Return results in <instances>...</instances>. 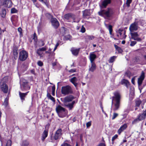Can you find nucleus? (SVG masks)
Listing matches in <instances>:
<instances>
[{
  "label": "nucleus",
  "mask_w": 146,
  "mask_h": 146,
  "mask_svg": "<svg viewBox=\"0 0 146 146\" xmlns=\"http://www.w3.org/2000/svg\"><path fill=\"white\" fill-rule=\"evenodd\" d=\"M75 98L76 97L72 95L67 96L64 98V105L69 111L72 110L74 105L77 103V100H74Z\"/></svg>",
  "instance_id": "nucleus-1"
},
{
  "label": "nucleus",
  "mask_w": 146,
  "mask_h": 146,
  "mask_svg": "<svg viewBox=\"0 0 146 146\" xmlns=\"http://www.w3.org/2000/svg\"><path fill=\"white\" fill-rule=\"evenodd\" d=\"M114 12L113 9L108 8L106 9L101 10L98 12V14L106 19H110L112 17Z\"/></svg>",
  "instance_id": "nucleus-2"
},
{
  "label": "nucleus",
  "mask_w": 146,
  "mask_h": 146,
  "mask_svg": "<svg viewBox=\"0 0 146 146\" xmlns=\"http://www.w3.org/2000/svg\"><path fill=\"white\" fill-rule=\"evenodd\" d=\"M114 96L112 97V104L113 102H115L113 110L114 111L118 110L120 106V101L121 98V95L118 92H116L114 93Z\"/></svg>",
  "instance_id": "nucleus-3"
},
{
  "label": "nucleus",
  "mask_w": 146,
  "mask_h": 146,
  "mask_svg": "<svg viewBox=\"0 0 146 146\" xmlns=\"http://www.w3.org/2000/svg\"><path fill=\"white\" fill-rule=\"evenodd\" d=\"M62 130L61 129H58L54 134H52L50 137V141L54 142L55 140L59 139L62 135Z\"/></svg>",
  "instance_id": "nucleus-4"
},
{
  "label": "nucleus",
  "mask_w": 146,
  "mask_h": 146,
  "mask_svg": "<svg viewBox=\"0 0 146 146\" xmlns=\"http://www.w3.org/2000/svg\"><path fill=\"white\" fill-rule=\"evenodd\" d=\"M56 110L59 116L61 117H63L66 115L65 109L60 105L56 107Z\"/></svg>",
  "instance_id": "nucleus-5"
},
{
  "label": "nucleus",
  "mask_w": 146,
  "mask_h": 146,
  "mask_svg": "<svg viewBox=\"0 0 146 146\" xmlns=\"http://www.w3.org/2000/svg\"><path fill=\"white\" fill-rule=\"evenodd\" d=\"M72 89L71 87L69 86H66L62 87L61 93L64 95H66L72 93Z\"/></svg>",
  "instance_id": "nucleus-6"
},
{
  "label": "nucleus",
  "mask_w": 146,
  "mask_h": 146,
  "mask_svg": "<svg viewBox=\"0 0 146 146\" xmlns=\"http://www.w3.org/2000/svg\"><path fill=\"white\" fill-rule=\"evenodd\" d=\"M28 56V52L24 50H22L19 54V60L21 61L25 60Z\"/></svg>",
  "instance_id": "nucleus-7"
},
{
  "label": "nucleus",
  "mask_w": 146,
  "mask_h": 146,
  "mask_svg": "<svg viewBox=\"0 0 146 146\" xmlns=\"http://www.w3.org/2000/svg\"><path fill=\"white\" fill-rule=\"evenodd\" d=\"M145 77V74L144 72L142 71L140 77L138 78V84L139 88L140 91L142 89V88L141 87L143 80H144Z\"/></svg>",
  "instance_id": "nucleus-8"
},
{
  "label": "nucleus",
  "mask_w": 146,
  "mask_h": 146,
  "mask_svg": "<svg viewBox=\"0 0 146 146\" xmlns=\"http://www.w3.org/2000/svg\"><path fill=\"white\" fill-rule=\"evenodd\" d=\"M47 48L46 46L39 48L36 50V52L40 57H42L44 54V52L45 51Z\"/></svg>",
  "instance_id": "nucleus-9"
},
{
  "label": "nucleus",
  "mask_w": 146,
  "mask_h": 146,
  "mask_svg": "<svg viewBox=\"0 0 146 146\" xmlns=\"http://www.w3.org/2000/svg\"><path fill=\"white\" fill-rule=\"evenodd\" d=\"M0 85L2 90L5 93H7L8 91V87L6 84L5 83L1 82Z\"/></svg>",
  "instance_id": "nucleus-10"
},
{
  "label": "nucleus",
  "mask_w": 146,
  "mask_h": 146,
  "mask_svg": "<svg viewBox=\"0 0 146 146\" xmlns=\"http://www.w3.org/2000/svg\"><path fill=\"white\" fill-rule=\"evenodd\" d=\"M52 25L55 29L58 27L59 24L57 19L55 18H52L51 19Z\"/></svg>",
  "instance_id": "nucleus-11"
},
{
  "label": "nucleus",
  "mask_w": 146,
  "mask_h": 146,
  "mask_svg": "<svg viewBox=\"0 0 146 146\" xmlns=\"http://www.w3.org/2000/svg\"><path fill=\"white\" fill-rule=\"evenodd\" d=\"M138 29L137 23L134 22L130 26L129 29L130 32H133L134 31H137Z\"/></svg>",
  "instance_id": "nucleus-12"
},
{
  "label": "nucleus",
  "mask_w": 146,
  "mask_h": 146,
  "mask_svg": "<svg viewBox=\"0 0 146 146\" xmlns=\"http://www.w3.org/2000/svg\"><path fill=\"white\" fill-rule=\"evenodd\" d=\"M97 58L96 55L95 54V52H90V54L89 58L90 63L94 62V61Z\"/></svg>",
  "instance_id": "nucleus-13"
},
{
  "label": "nucleus",
  "mask_w": 146,
  "mask_h": 146,
  "mask_svg": "<svg viewBox=\"0 0 146 146\" xmlns=\"http://www.w3.org/2000/svg\"><path fill=\"white\" fill-rule=\"evenodd\" d=\"M64 18L68 20V22H70L71 21V19L74 20L75 19L74 15L71 13H68L65 15L64 16Z\"/></svg>",
  "instance_id": "nucleus-14"
},
{
  "label": "nucleus",
  "mask_w": 146,
  "mask_h": 146,
  "mask_svg": "<svg viewBox=\"0 0 146 146\" xmlns=\"http://www.w3.org/2000/svg\"><path fill=\"white\" fill-rule=\"evenodd\" d=\"M21 88L23 91L29 90L30 88L27 82H24L22 84H21Z\"/></svg>",
  "instance_id": "nucleus-15"
},
{
  "label": "nucleus",
  "mask_w": 146,
  "mask_h": 146,
  "mask_svg": "<svg viewBox=\"0 0 146 146\" xmlns=\"http://www.w3.org/2000/svg\"><path fill=\"white\" fill-rule=\"evenodd\" d=\"M48 130L47 129H45L42 133L41 137L42 141H44L48 136Z\"/></svg>",
  "instance_id": "nucleus-16"
},
{
  "label": "nucleus",
  "mask_w": 146,
  "mask_h": 146,
  "mask_svg": "<svg viewBox=\"0 0 146 146\" xmlns=\"http://www.w3.org/2000/svg\"><path fill=\"white\" fill-rule=\"evenodd\" d=\"M111 0H104L102 2L101 7L103 8H106L108 4L111 3Z\"/></svg>",
  "instance_id": "nucleus-17"
},
{
  "label": "nucleus",
  "mask_w": 146,
  "mask_h": 146,
  "mask_svg": "<svg viewBox=\"0 0 146 146\" xmlns=\"http://www.w3.org/2000/svg\"><path fill=\"white\" fill-rule=\"evenodd\" d=\"M12 5V2L11 0H4L3 5L4 7L8 8L11 7Z\"/></svg>",
  "instance_id": "nucleus-18"
},
{
  "label": "nucleus",
  "mask_w": 146,
  "mask_h": 146,
  "mask_svg": "<svg viewBox=\"0 0 146 146\" xmlns=\"http://www.w3.org/2000/svg\"><path fill=\"white\" fill-rule=\"evenodd\" d=\"M138 116L141 121L145 119L146 117V111H144L142 113L139 114Z\"/></svg>",
  "instance_id": "nucleus-19"
},
{
  "label": "nucleus",
  "mask_w": 146,
  "mask_h": 146,
  "mask_svg": "<svg viewBox=\"0 0 146 146\" xmlns=\"http://www.w3.org/2000/svg\"><path fill=\"white\" fill-rule=\"evenodd\" d=\"M28 92L25 93H22L20 92H19V94L20 98L22 100V102L25 100V96L27 95Z\"/></svg>",
  "instance_id": "nucleus-20"
},
{
  "label": "nucleus",
  "mask_w": 146,
  "mask_h": 146,
  "mask_svg": "<svg viewBox=\"0 0 146 146\" xmlns=\"http://www.w3.org/2000/svg\"><path fill=\"white\" fill-rule=\"evenodd\" d=\"M127 125L126 124H124L122 126H121L120 128L118 129V133L119 134H120L124 130H125L127 127Z\"/></svg>",
  "instance_id": "nucleus-21"
},
{
  "label": "nucleus",
  "mask_w": 146,
  "mask_h": 146,
  "mask_svg": "<svg viewBox=\"0 0 146 146\" xmlns=\"http://www.w3.org/2000/svg\"><path fill=\"white\" fill-rule=\"evenodd\" d=\"M90 63L91 64V66H90L89 70L90 71L92 72H93L96 69V65L94 62Z\"/></svg>",
  "instance_id": "nucleus-22"
},
{
  "label": "nucleus",
  "mask_w": 146,
  "mask_h": 146,
  "mask_svg": "<svg viewBox=\"0 0 146 146\" xmlns=\"http://www.w3.org/2000/svg\"><path fill=\"white\" fill-rule=\"evenodd\" d=\"M71 51L73 54L74 55H77L79 52V49H76L75 48H71Z\"/></svg>",
  "instance_id": "nucleus-23"
},
{
  "label": "nucleus",
  "mask_w": 146,
  "mask_h": 146,
  "mask_svg": "<svg viewBox=\"0 0 146 146\" xmlns=\"http://www.w3.org/2000/svg\"><path fill=\"white\" fill-rule=\"evenodd\" d=\"M70 81L76 87L78 85V84L76 83L77 81V79L76 77H74L71 78L70 80Z\"/></svg>",
  "instance_id": "nucleus-24"
},
{
  "label": "nucleus",
  "mask_w": 146,
  "mask_h": 146,
  "mask_svg": "<svg viewBox=\"0 0 146 146\" xmlns=\"http://www.w3.org/2000/svg\"><path fill=\"white\" fill-rule=\"evenodd\" d=\"M28 64L26 63H24L22 64L20 70L21 71H24L27 70L28 68Z\"/></svg>",
  "instance_id": "nucleus-25"
},
{
  "label": "nucleus",
  "mask_w": 146,
  "mask_h": 146,
  "mask_svg": "<svg viewBox=\"0 0 146 146\" xmlns=\"http://www.w3.org/2000/svg\"><path fill=\"white\" fill-rule=\"evenodd\" d=\"M18 17L17 16H13L11 18V20L13 24L16 23L18 21Z\"/></svg>",
  "instance_id": "nucleus-26"
},
{
  "label": "nucleus",
  "mask_w": 146,
  "mask_h": 146,
  "mask_svg": "<svg viewBox=\"0 0 146 146\" xmlns=\"http://www.w3.org/2000/svg\"><path fill=\"white\" fill-rule=\"evenodd\" d=\"M121 84H125L127 87L128 86L129 84V82L127 80L123 79L121 81Z\"/></svg>",
  "instance_id": "nucleus-27"
},
{
  "label": "nucleus",
  "mask_w": 146,
  "mask_h": 146,
  "mask_svg": "<svg viewBox=\"0 0 146 146\" xmlns=\"http://www.w3.org/2000/svg\"><path fill=\"white\" fill-rule=\"evenodd\" d=\"M130 34L132 38L134 40L138 36V35L136 32H130Z\"/></svg>",
  "instance_id": "nucleus-28"
},
{
  "label": "nucleus",
  "mask_w": 146,
  "mask_h": 146,
  "mask_svg": "<svg viewBox=\"0 0 146 146\" xmlns=\"http://www.w3.org/2000/svg\"><path fill=\"white\" fill-rule=\"evenodd\" d=\"M105 25L106 27L108 29L110 35H111L112 31V26L110 25L108 26V25L106 24H105Z\"/></svg>",
  "instance_id": "nucleus-29"
},
{
  "label": "nucleus",
  "mask_w": 146,
  "mask_h": 146,
  "mask_svg": "<svg viewBox=\"0 0 146 146\" xmlns=\"http://www.w3.org/2000/svg\"><path fill=\"white\" fill-rule=\"evenodd\" d=\"M90 14L89 11L88 10H85L83 11V15L84 17L87 16H89Z\"/></svg>",
  "instance_id": "nucleus-30"
},
{
  "label": "nucleus",
  "mask_w": 146,
  "mask_h": 146,
  "mask_svg": "<svg viewBox=\"0 0 146 146\" xmlns=\"http://www.w3.org/2000/svg\"><path fill=\"white\" fill-rule=\"evenodd\" d=\"M6 14V11L5 9H3L1 13V16L3 18H4Z\"/></svg>",
  "instance_id": "nucleus-31"
},
{
  "label": "nucleus",
  "mask_w": 146,
  "mask_h": 146,
  "mask_svg": "<svg viewBox=\"0 0 146 146\" xmlns=\"http://www.w3.org/2000/svg\"><path fill=\"white\" fill-rule=\"evenodd\" d=\"M9 98H6L5 100V101L3 105L6 107L8 105Z\"/></svg>",
  "instance_id": "nucleus-32"
},
{
  "label": "nucleus",
  "mask_w": 146,
  "mask_h": 146,
  "mask_svg": "<svg viewBox=\"0 0 146 146\" xmlns=\"http://www.w3.org/2000/svg\"><path fill=\"white\" fill-rule=\"evenodd\" d=\"M116 57L115 56H113L111 57L109 60V62L112 63L115 60Z\"/></svg>",
  "instance_id": "nucleus-33"
},
{
  "label": "nucleus",
  "mask_w": 146,
  "mask_h": 146,
  "mask_svg": "<svg viewBox=\"0 0 146 146\" xmlns=\"http://www.w3.org/2000/svg\"><path fill=\"white\" fill-rule=\"evenodd\" d=\"M13 55L14 56V58L15 59H16L17 58L18 56V52L17 51V50H13Z\"/></svg>",
  "instance_id": "nucleus-34"
},
{
  "label": "nucleus",
  "mask_w": 146,
  "mask_h": 146,
  "mask_svg": "<svg viewBox=\"0 0 146 146\" xmlns=\"http://www.w3.org/2000/svg\"><path fill=\"white\" fill-rule=\"evenodd\" d=\"M141 102L139 100H137L135 101L136 106L137 107H139L140 104H141Z\"/></svg>",
  "instance_id": "nucleus-35"
},
{
  "label": "nucleus",
  "mask_w": 146,
  "mask_h": 146,
  "mask_svg": "<svg viewBox=\"0 0 146 146\" xmlns=\"http://www.w3.org/2000/svg\"><path fill=\"white\" fill-rule=\"evenodd\" d=\"M140 120L139 119V118L137 117V118L135 119L132 122V123L133 124H135L138 122L140 121Z\"/></svg>",
  "instance_id": "nucleus-36"
},
{
  "label": "nucleus",
  "mask_w": 146,
  "mask_h": 146,
  "mask_svg": "<svg viewBox=\"0 0 146 146\" xmlns=\"http://www.w3.org/2000/svg\"><path fill=\"white\" fill-rule=\"evenodd\" d=\"M29 144V142L27 141H23L22 143V145L24 146H27Z\"/></svg>",
  "instance_id": "nucleus-37"
},
{
  "label": "nucleus",
  "mask_w": 146,
  "mask_h": 146,
  "mask_svg": "<svg viewBox=\"0 0 146 146\" xmlns=\"http://www.w3.org/2000/svg\"><path fill=\"white\" fill-rule=\"evenodd\" d=\"M55 87L54 86H52V95L53 96H54L55 95Z\"/></svg>",
  "instance_id": "nucleus-38"
},
{
  "label": "nucleus",
  "mask_w": 146,
  "mask_h": 146,
  "mask_svg": "<svg viewBox=\"0 0 146 146\" xmlns=\"http://www.w3.org/2000/svg\"><path fill=\"white\" fill-rule=\"evenodd\" d=\"M12 142L11 140H8L5 146H11Z\"/></svg>",
  "instance_id": "nucleus-39"
},
{
  "label": "nucleus",
  "mask_w": 146,
  "mask_h": 146,
  "mask_svg": "<svg viewBox=\"0 0 146 146\" xmlns=\"http://www.w3.org/2000/svg\"><path fill=\"white\" fill-rule=\"evenodd\" d=\"M92 121H90L86 123V126L87 128H89L91 125Z\"/></svg>",
  "instance_id": "nucleus-40"
},
{
  "label": "nucleus",
  "mask_w": 146,
  "mask_h": 146,
  "mask_svg": "<svg viewBox=\"0 0 146 146\" xmlns=\"http://www.w3.org/2000/svg\"><path fill=\"white\" fill-rule=\"evenodd\" d=\"M17 12V10L14 8H12L11 9V13H16Z\"/></svg>",
  "instance_id": "nucleus-41"
},
{
  "label": "nucleus",
  "mask_w": 146,
  "mask_h": 146,
  "mask_svg": "<svg viewBox=\"0 0 146 146\" xmlns=\"http://www.w3.org/2000/svg\"><path fill=\"white\" fill-rule=\"evenodd\" d=\"M118 115V113H113V116L112 117V119H114L116 117H117Z\"/></svg>",
  "instance_id": "nucleus-42"
},
{
  "label": "nucleus",
  "mask_w": 146,
  "mask_h": 146,
  "mask_svg": "<svg viewBox=\"0 0 146 146\" xmlns=\"http://www.w3.org/2000/svg\"><path fill=\"white\" fill-rule=\"evenodd\" d=\"M55 53L54 52H51L49 54V56H50L52 58H54Z\"/></svg>",
  "instance_id": "nucleus-43"
},
{
  "label": "nucleus",
  "mask_w": 146,
  "mask_h": 146,
  "mask_svg": "<svg viewBox=\"0 0 146 146\" xmlns=\"http://www.w3.org/2000/svg\"><path fill=\"white\" fill-rule=\"evenodd\" d=\"M95 37L93 36H88L87 38L89 40H92L94 39Z\"/></svg>",
  "instance_id": "nucleus-44"
},
{
  "label": "nucleus",
  "mask_w": 146,
  "mask_h": 146,
  "mask_svg": "<svg viewBox=\"0 0 146 146\" xmlns=\"http://www.w3.org/2000/svg\"><path fill=\"white\" fill-rule=\"evenodd\" d=\"M137 43V42L135 41H131L130 45L131 46H134Z\"/></svg>",
  "instance_id": "nucleus-45"
},
{
  "label": "nucleus",
  "mask_w": 146,
  "mask_h": 146,
  "mask_svg": "<svg viewBox=\"0 0 146 146\" xmlns=\"http://www.w3.org/2000/svg\"><path fill=\"white\" fill-rule=\"evenodd\" d=\"M132 0H127L126 4L128 7L130 5V4L132 2Z\"/></svg>",
  "instance_id": "nucleus-46"
},
{
  "label": "nucleus",
  "mask_w": 146,
  "mask_h": 146,
  "mask_svg": "<svg viewBox=\"0 0 146 146\" xmlns=\"http://www.w3.org/2000/svg\"><path fill=\"white\" fill-rule=\"evenodd\" d=\"M37 64L39 66H41L43 65V63L42 61L39 60L38 61Z\"/></svg>",
  "instance_id": "nucleus-47"
},
{
  "label": "nucleus",
  "mask_w": 146,
  "mask_h": 146,
  "mask_svg": "<svg viewBox=\"0 0 146 146\" xmlns=\"http://www.w3.org/2000/svg\"><path fill=\"white\" fill-rule=\"evenodd\" d=\"M86 29L82 25V27L81 29V32L82 33H84L85 32Z\"/></svg>",
  "instance_id": "nucleus-48"
},
{
  "label": "nucleus",
  "mask_w": 146,
  "mask_h": 146,
  "mask_svg": "<svg viewBox=\"0 0 146 146\" xmlns=\"http://www.w3.org/2000/svg\"><path fill=\"white\" fill-rule=\"evenodd\" d=\"M18 31L19 32L20 34V35H21L22 34V29L21 28V27H19L18 29Z\"/></svg>",
  "instance_id": "nucleus-49"
},
{
  "label": "nucleus",
  "mask_w": 146,
  "mask_h": 146,
  "mask_svg": "<svg viewBox=\"0 0 146 146\" xmlns=\"http://www.w3.org/2000/svg\"><path fill=\"white\" fill-rule=\"evenodd\" d=\"M76 69H72L68 70V72H70L73 73L76 72Z\"/></svg>",
  "instance_id": "nucleus-50"
},
{
  "label": "nucleus",
  "mask_w": 146,
  "mask_h": 146,
  "mask_svg": "<svg viewBox=\"0 0 146 146\" xmlns=\"http://www.w3.org/2000/svg\"><path fill=\"white\" fill-rule=\"evenodd\" d=\"M65 38L66 40H70L71 38V36L68 35L65 36Z\"/></svg>",
  "instance_id": "nucleus-51"
},
{
  "label": "nucleus",
  "mask_w": 146,
  "mask_h": 146,
  "mask_svg": "<svg viewBox=\"0 0 146 146\" xmlns=\"http://www.w3.org/2000/svg\"><path fill=\"white\" fill-rule=\"evenodd\" d=\"M118 137V135H115L114 136H113L112 138V141H113L115 139H116Z\"/></svg>",
  "instance_id": "nucleus-52"
},
{
  "label": "nucleus",
  "mask_w": 146,
  "mask_h": 146,
  "mask_svg": "<svg viewBox=\"0 0 146 146\" xmlns=\"http://www.w3.org/2000/svg\"><path fill=\"white\" fill-rule=\"evenodd\" d=\"M60 146H71L70 144L66 143H64Z\"/></svg>",
  "instance_id": "nucleus-53"
},
{
  "label": "nucleus",
  "mask_w": 146,
  "mask_h": 146,
  "mask_svg": "<svg viewBox=\"0 0 146 146\" xmlns=\"http://www.w3.org/2000/svg\"><path fill=\"white\" fill-rule=\"evenodd\" d=\"M97 146H106V145L105 143H101L99 144Z\"/></svg>",
  "instance_id": "nucleus-54"
},
{
  "label": "nucleus",
  "mask_w": 146,
  "mask_h": 146,
  "mask_svg": "<svg viewBox=\"0 0 146 146\" xmlns=\"http://www.w3.org/2000/svg\"><path fill=\"white\" fill-rule=\"evenodd\" d=\"M134 40H136L138 41H141L142 40V39L138 37V36L136 37V38L134 39Z\"/></svg>",
  "instance_id": "nucleus-55"
},
{
  "label": "nucleus",
  "mask_w": 146,
  "mask_h": 146,
  "mask_svg": "<svg viewBox=\"0 0 146 146\" xmlns=\"http://www.w3.org/2000/svg\"><path fill=\"white\" fill-rule=\"evenodd\" d=\"M116 50H117L119 53H121L122 52V50L121 48L119 47Z\"/></svg>",
  "instance_id": "nucleus-56"
},
{
  "label": "nucleus",
  "mask_w": 146,
  "mask_h": 146,
  "mask_svg": "<svg viewBox=\"0 0 146 146\" xmlns=\"http://www.w3.org/2000/svg\"><path fill=\"white\" fill-rule=\"evenodd\" d=\"M49 99L52 100L53 102H55L54 98L51 95H50L49 96Z\"/></svg>",
  "instance_id": "nucleus-57"
},
{
  "label": "nucleus",
  "mask_w": 146,
  "mask_h": 146,
  "mask_svg": "<svg viewBox=\"0 0 146 146\" xmlns=\"http://www.w3.org/2000/svg\"><path fill=\"white\" fill-rule=\"evenodd\" d=\"M4 0H0V6L3 5L4 3Z\"/></svg>",
  "instance_id": "nucleus-58"
},
{
  "label": "nucleus",
  "mask_w": 146,
  "mask_h": 146,
  "mask_svg": "<svg viewBox=\"0 0 146 146\" xmlns=\"http://www.w3.org/2000/svg\"><path fill=\"white\" fill-rule=\"evenodd\" d=\"M135 78H133L131 79V82L133 84H135Z\"/></svg>",
  "instance_id": "nucleus-59"
},
{
  "label": "nucleus",
  "mask_w": 146,
  "mask_h": 146,
  "mask_svg": "<svg viewBox=\"0 0 146 146\" xmlns=\"http://www.w3.org/2000/svg\"><path fill=\"white\" fill-rule=\"evenodd\" d=\"M122 30H121L120 29H119L118 30V32L119 33V34L120 35H121L122 34L121 33V32H122Z\"/></svg>",
  "instance_id": "nucleus-60"
},
{
  "label": "nucleus",
  "mask_w": 146,
  "mask_h": 146,
  "mask_svg": "<svg viewBox=\"0 0 146 146\" xmlns=\"http://www.w3.org/2000/svg\"><path fill=\"white\" fill-rule=\"evenodd\" d=\"M46 15L48 17L50 18H51L52 17V16L50 14H49V13L46 14Z\"/></svg>",
  "instance_id": "nucleus-61"
},
{
  "label": "nucleus",
  "mask_w": 146,
  "mask_h": 146,
  "mask_svg": "<svg viewBox=\"0 0 146 146\" xmlns=\"http://www.w3.org/2000/svg\"><path fill=\"white\" fill-rule=\"evenodd\" d=\"M31 72L34 74H35V71H34V69H33V70H31Z\"/></svg>",
  "instance_id": "nucleus-62"
},
{
  "label": "nucleus",
  "mask_w": 146,
  "mask_h": 146,
  "mask_svg": "<svg viewBox=\"0 0 146 146\" xmlns=\"http://www.w3.org/2000/svg\"><path fill=\"white\" fill-rule=\"evenodd\" d=\"M114 47L115 48V49H116V50L119 47H118L117 45H116V44H114Z\"/></svg>",
  "instance_id": "nucleus-63"
},
{
  "label": "nucleus",
  "mask_w": 146,
  "mask_h": 146,
  "mask_svg": "<svg viewBox=\"0 0 146 146\" xmlns=\"http://www.w3.org/2000/svg\"><path fill=\"white\" fill-rule=\"evenodd\" d=\"M52 65L53 66H54L56 65V63L55 62H53L52 63Z\"/></svg>",
  "instance_id": "nucleus-64"
}]
</instances>
